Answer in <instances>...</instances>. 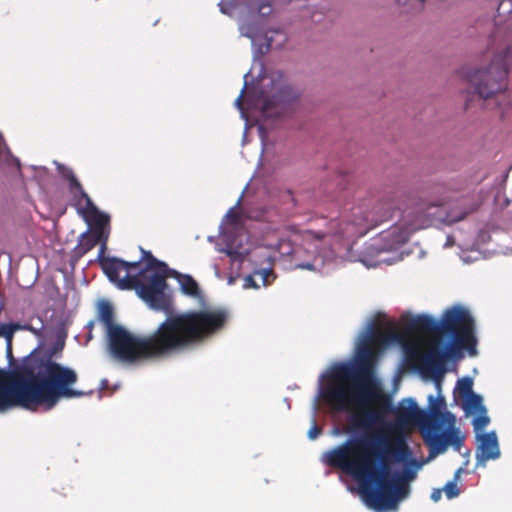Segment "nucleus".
Here are the masks:
<instances>
[{"instance_id":"f257e3e1","label":"nucleus","mask_w":512,"mask_h":512,"mask_svg":"<svg viewBox=\"0 0 512 512\" xmlns=\"http://www.w3.org/2000/svg\"><path fill=\"white\" fill-rule=\"evenodd\" d=\"M167 315L154 334L147 337L132 335L124 327L112 328L107 334L110 354L117 361L135 364L179 352L189 345L219 331L228 314L224 310L188 311Z\"/></svg>"},{"instance_id":"f03ea898","label":"nucleus","mask_w":512,"mask_h":512,"mask_svg":"<svg viewBox=\"0 0 512 512\" xmlns=\"http://www.w3.org/2000/svg\"><path fill=\"white\" fill-rule=\"evenodd\" d=\"M32 350L26 355L21 364L12 369L6 381V372L0 369V413L14 407L28 411L52 410L61 399H74L86 395L75 389L77 372L48 358L33 364Z\"/></svg>"},{"instance_id":"7ed1b4c3","label":"nucleus","mask_w":512,"mask_h":512,"mask_svg":"<svg viewBox=\"0 0 512 512\" xmlns=\"http://www.w3.org/2000/svg\"><path fill=\"white\" fill-rule=\"evenodd\" d=\"M389 440L384 434L370 439L349 437L325 452L321 461L338 467L361 484L362 494L378 512L397 508L398 486L386 480L389 472Z\"/></svg>"},{"instance_id":"20e7f679","label":"nucleus","mask_w":512,"mask_h":512,"mask_svg":"<svg viewBox=\"0 0 512 512\" xmlns=\"http://www.w3.org/2000/svg\"><path fill=\"white\" fill-rule=\"evenodd\" d=\"M374 323L367 322L359 333L354 361L334 362L318 379L316 400L324 398L337 411H345L350 405V392L346 384L337 381L352 380L355 397L361 406H369L378 398L375 375L370 364L369 342L373 336Z\"/></svg>"},{"instance_id":"39448f33","label":"nucleus","mask_w":512,"mask_h":512,"mask_svg":"<svg viewBox=\"0 0 512 512\" xmlns=\"http://www.w3.org/2000/svg\"><path fill=\"white\" fill-rule=\"evenodd\" d=\"M469 212L463 208L453 207L444 213L438 205H423L409 215V219L404 220L401 225L393 226L380 233L371 247L379 256L385 252H397L409 240L412 233L437 224L452 225L463 220Z\"/></svg>"},{"instance_id":"423d86ee","label":"nucleus","mask_w":512,"mask_h":512,"mask_svg":"<svg viewBox=\"0 0 512 512\" xmlns=\"http://www.w3.org/2000/svg\"><path fill=\"white\" fill-rule=\"evenodd\" d=\"M142 256L136 267V294L151 309L168 314L172 311L171 293L166 282L168 265L150 251L140 248Z\"/></svg>"},{"instance_id":"0eeeda50","label":"nucleus","mask_w":512,"mask_h":512,"mask_svg":"<svg viewBox=\"0 0 512 512\" xmlns=\"http://www.w3.org/2000/svg\"><path fill=\"white\" fill-rule=\"evenodd\" d=\"M142 256L136 267V294L151 309L168 314L172 311L171 293L166 282L168 265L150 251L140 248Z\"/></svg>"},{"instance_id":"6e6552de","label":"nucleus","mask_w":512,"mask_h":512,"mask_svg":"<svg viewBox=\"0 0 512 512\" xmlns=\"http://www.w3.org/2000/svg\"><path fill=\"white\" fill-rule=\"evenodd\" d=\"M220 12L232 16L235 11L247 12L249 15L257 14V19L250 22H240L239 32L241 36L251 40L254 59H260L273 45V36L269 34H282L281 29L266 28L265 18L272 9L271 5L258 0L246 2L244 0H221L218 3Z\"/></svg>"},{"instance_id":"1a4fd4ad","label":"nucleus","mask_w":512,"mask_h":512,"mask_svg":"<svg viewBox=\"0 0 512 512\" xmlns=\"http://www.w3.org/2000/svg\"><path fill=\"white\" fill-rule=\"evenodd\" d=\"M418 421L424 442L429 446V454L426 461H430L437 455L446 451L447 446L451 445L453 449L460 452L464 442V435L458 427L454 426L455 416L450 411L440 410L438 417L429 418L424 414Z\"/></svg>"},{"instance_id":"9d476101","label":"nucleus","mask_w":512,"mask_h":512,"mask_svg":"<svg viewBox=\"0 0 512 512\" xmlns=\"http://www.w3.org/2000/svg\"><path fill=\"white\" fill-rule=\"evenodd\" d=\"M409 329L414 332L441 331L455 329L461 332L462 340L470 343V348L476 342V327L470 311L461 305L444 310L439 319L428 314H419L410 319Z\"/></svg>"},{"instance_id":"9b49d317","label":"nucleus","mask_w":512,"mask_h":512,"mask_svg":"<svg viewBox=\"0 0 512 512\" xmlns=\"http://www.w3.org/2000/svg\"><path fill=\"white\" fill-rule=\"evenodd\" d=\"M312 235V232L309 231L307 238ZM279 253L282 256H291L294 260V268L318 271L320 273H328L341 260L338 253L332 247L327 245L320 246L318 239L306 242L305 249L293 247L290 241L282 240L279 243Z\"/></svg>"},{"instance_id":"f8f14e48","label":"nucleus","mask_w":512,"mask_h":512,"mask_svg":"<svg viewBox=\"0 0 512 512\" xmlns=\"http://www.w3.org/2000/svg\"><path fill=\"white\" fill-rule=\"evenodd\" d=\"M301 91L292 85L286 75L275 72L269 84L268 95L264 99L262 113L267 118H275L285 114L290 106L298 101Z\"/></svg>"},{"instance_id":"ddd939ff","label":"nucleus","mask_w":512,"mask_h":512,"mask_svg":"<svg viewBox=\"0 0 512 512\" xmlns=\"http://www.w3.org/2000/svg\"><path fill=\"white\" fill-rule=\"evenodd\" d=\"M382 221L383 218L378 215L376 207L370 201H362L341 217L343 227L338 233L343 236H362Z\"/></svg>"},{"instance_id":"4468645a","label":"nucleus","mask_w":512,"mask_h":512,"mask_svg":"<svg viewBox=\"0 0 512 512\" xmlns=\"http://www.w3.org/2000/svg\"><path fill=\"white\" fill-rule=\"evenodd\" d=\"M508 69L504 64L492 62L487 68L467 74L475 92L483 99H489L507 87Z\"/></svg>"},{"instance_id":"2eb2a0df","label":"nucleus","mask_w":512,"mask_h":512,"mask_svg":"<svg viewBox=\"0 0 512 512\" xmlns=\"http://www.w3.org/2000/svg\"><path fill=\"white\" fill-rule=\"evenodd\" d=\"M106 242L103 241L97 259L108 280L119 289H134L136 291V267L140 261H124L116 257H103Z\"/></svg>"},{"instance_id":"dca6fc26","label":"nucleus","mask_w":512,"mask_h":512,"mask_svg":"<svg viewBox=\"0 0 512 512\" xmlns=\"http://www.w3.org/2000/svg\"><path fill=\"white\" fill-rule=\"evenodd\" d=\"M476 346L477 341L473 344V348H470V343L462 340L461 332L451 329L447 333L441 350L433 348L426 353L424 358L425 365L435 374H439L441 372L442 359L458 356L461 349H466L470 356H474L476 355Z\"/></svg>"},{"instance_id":"f3484780","label":"nucleus","mask_w":512,"mask_h":512,"mask_svg":"<svg viewBox=\"0 0 512 512\" xmlns=\"http://www.w3.org/2000/svg\"><path fill=\"white\" fill-rule=\"evenodd\" d=\"M478 445L476 448L477 466L484 465L488 460H496L500 457V449L496 431L476 435Z\"/></svg>"},{"instance_id":"a211bd4d","label":"nucleus","mask_w":512,"mask_h":512,"mask_svg":"<svg viewBox=\"0 0 512 512\" xmlns=\"http://www.w3.org/2000/svg\"><path fill=\"white\" fill-rule=\"evenodd\" d=\"M73 205L76 207L78 212L85 213L86 220L90 221L96 229L100 230L101 233H103L105 228L109 225V215L100 211L87 193L82 194V197L76 200Z\"/></svg>"},{"instance_id":"6ab92c4d","label":"nucleus","mask_w":512,"mask_h":512,"mask_svg":"<svg viewBox=\"0 0 512 512\" xmlns=\"http://www.w3.org/2000/svg\"><path fill=\"white\" fill-rule=\"evenodd\" d=\"M423 462L418 461L417 459L408 461L407 464H404V468L402 472H395L392 476H390V471L386 476V480L392 484L398 486V500L408 493V488L403 486L404 480L411 481L416 478L417 471L422 467Z\"/></svg>"},{"instance_id":"aec40b11","label":"nucleus","mask_w":512,"mask_h":512,"mask_svg":"<svg viewBox=\"0 0 512 512\" xmlns=\"http://www.w3.org/2000/svg\"><path fill=\"white\" fill-rule=\"evenodd\" d=\"M383 420L382 413L371 408L366 411L354 413L349 417V422L357 431H369L374 426L382 424Z\"/></svg>"},{"instance_id":"412c9836","label":"nucleus","mask_w":512,"mask_h":512,"mask_svg":"<svg viewBox=\"0 0 512 512\" xmlns=\"http://www.w3.org/2000/svg\"><path fill=\"white\" fill-rule=\"evenodd\" d=\"M65 345V335L56 333L55 340L52 345L45 348V339H41L38 345L33 349L36 350L33 354V363L39 360L48 358L50 361H55L54 358L61 353Z\"/></svg>"},{"instance_id":"4be33fe9","label":"nucleus","mask_w":512,"mask_h":512,"mask_svg":"<svg viewBox=\"0 0 512 512\" xmlns=\"http://www.w3.org/2000/svg\"><path fill=\"white\" fill-rule=\"evenodd\" d=\"M433 383L437 392L436 396L429 395L428 407L426 410H422L421 414L428 416L429 418L438 417L439 411L444 410L446 408V401L444 396L442 395V379L439 377V374H435L433 378Z\"/></svg>"},{"instance_id":"5701e85b","label":"nucleus","mask_w":512,"mask_h":512,"mask_svg":"<svg viewBox=\"0 0 512 512\" xmlns=\"http://www.w3.org/2000/svg\"><path fill=\"white\" fill-rule=\"evenodd\" d=\"M168 277H172L177 280L183 294L190 297L201 298L199 285L191 275L182 274L177 270L170 268L169 271H167V278Z\"/></svg>"},{"instance_id":"b1692460","label":"nucleus","mask_w":512,"mask_h":512,"mask_svg":"<svg viewBox=\"0 0 512 512\" xmlns=\"http://www.w3.org/2000/svg\"><path fill=\"white\" fill-rule=\"evenodd\" d=\"M54 164L56 165L59 174L68 181L69 191L73 196L72 199L74 203L76 200L82 197V194H85L86 192L84 191L82 185L77 180L74 172L70 168L66 167L63 164H60L57 161H54Z\"/></svg>"},{"instance_id":"393cba45","label":"nucleus","mask_w":512,"mask_h":512,"mask_svg":"<svg viewBox=\"0 0 512 512\" xmlns=\"http://www.w3.org/2000/svg\"><path fill=\"white\" fill-rule=\"evenodd\" d=\"M417 402L414 398H406L399 402L398 407L394 409L395 414L401 419H408L411 416L419 415L417 422L424 416L421 415Z\"/></svg>"},{"instance_id":"a878e982","label":"nucleus","mask_w":512,"mask_h":512,"mask_svg":"<svg viewBox=\"0 0 512 512\" xmlns=\"http://www.w3.org/2000/svg\"><path fill=\"white\" fill-rule=\"evenodd\" d=\"M395 462L407 464L408 461L415 460L412 457V452L406 444V437L404 433H399L396 437V446L392 453Z\"/></svg>"},{"instance_id":"bb28decb","label":"nucleus","mask_w":512,"mask_h":512,"mask_svg":"<svg viewBox=\"0 0 512 512\" xmlns=\"http://www.w3.org/2000/svg\"><path fill=\"white\" fill-rule=\"evenodd\" d=\"M271 271H272L271 266L263 267L261 269H255L251 274L247 275L244 278L243 288H245V289L259 288L260 285L257 284V282L255 281L256 276L260 277L262 286H264V287L267 286V284L269 282L268 276L271 273Z\"/></svg>"},{"instance_id":"cd10ccee","label":"nucleus","mask_w":512,"mask_h":512,"mask_svg":"<svg viewBox=\"0 0 512 512\" xmlns=\"http://www.w3.org/2000/svg\"><path fill=\"white\" fill-rule=\"evenodd\" d=\"M98 319L104 324L106 333L110 332L112 328L120 327V325L113 323V308L111 304L106 300L99 302Z\"/></svg>"},{"instance_id":"c85d7f7f","label":"nucleus","mask_w":512,"mask_h":512,"mask_svg":"<svg viewBox=\"0 0 512 512\" xmlns=\"http://www.w3.org/2000/svg\"><path fill=\"white\" fill-rule=\"evenodd\" d=\"M97 242L98 239L93 236H89L87 231L82 233L79 237L78 244L73 249V257L77 259L81 258L87 252L93 249L96 246Z\"/></svg>"},{"instance_id":"c756f323","label":"nucleus","mask_w":512,"mask_h":512,"mask_svg":"<svg viewBox=\"0 0 512 512\" xmlns=\"http://www.w3.org/2000/svg\"><path fill=\"white\" fill-rule=\"evenodd\" d=\"M483 399L479 394L472 393L464 398V410L466 413L486 412V407L482 403Z\"/></svg>"},{"instance_id":"7c9ffc66","label":"nucleus","mask_w":512,"mask_h":512,"mask_svg":"<svg viewBox=\"0 0 512 512\" xmlns=\"http://www.w3.org/2000/svg\"><path fill=\"white\" fill-rule=\"evenodd\" d=\"M0 164L15 167L20 171V160L11 153L8 145L0 147Z\"/></svg>"},{"instance_id":"2f4dec72","label":"nucleus","mask_w":512,"mask_h":512,"mask_svg":"<svg viewBox=\"0 0 512 512\" xmlns=\"http://www.w3.org/2000/svg\"><path fill=\"white\" fill-rule=\"evenodd\" d=\"M317 401L316 400V397L314 398L313 400V404H312V416H311V427L307 433V436L310 440H314L317 438V436L319 435L320 433V430L317 426V423H316V415H317V411H318V405H317Z\"/></svg>"},{"instance_id":"473e14b6","label":"nucleus","mask_w":512,"mask_h":512,"mask_svg":"<svg viewBox=\"0 0 512 512\" xmlns=\"http://www.w3.org/2000/svg\"><path fill=\"white\" fill-rule=\"evenodd\" d=\"M473 380L472 378L466 376L457 381L456 388L461 393L462 397L465 398L471 395L473 392Z\"/></svg>"},{"instance_id":"72a5a7b5","label":"nucleus","mask_w":512,"mask_h":512,"mask_svg":"<svg viewBox=\"0 0 512 512\" xmlns=\"http://www.w3.org/2000/svg\"><path fill=\"white\" fill-rule=\"evenodd\" d=\"M490 422V418L486 412H478V415L473 419L472 425L475 431L483 429Z\"/></svg>"},{"instance_id":"f704fd0d","label":"nucleus","mask_w":512,"mask_h":512,"mask_svg":"<svg viewBox=\"0 0 512 512\" xmlns=\"http://www.w3.org/2000/svg\"><path fill=\"white\" fill-rule=\"evenodd\" d=\"M5 353H6V358H7V361H8V365L6 368H3L6 372V381H10V376L8 375V373L14 369L16 366H18V364H15L14 363V357H13V353H12V345H9V346H6V349H5ZM21 363H19L20 365Z\"/></svg>"},{"instance_id":"c9c22d12","label":"nucleus","mask_w":512,"mask_h":512,"mask_svg":"<svg viewBox=\"0 0 512 512\" xmlns=\"http://www.w3.org/2000/svg\"><path fill=\"white\" fill-rule=\"evenodd\" d=\"M249 75H250V71H248L247 73H245V75H244V85H243V87H242V89H241V93H240V95L236 98V100H235V102H234L235 107H236V108L240 111V113H241V117H242V118H244V119H246V120H247V118H246V116H245V113H244V110H243V107H242L241 100H242V97H243L244 91H245V90H246V88H247V84H248V80H247V79H248Z\"/></svg>"},{"instance_id":"e433bc0d","label":"nucleus","mask_w":512,"mask_h":512,"mask_svg":"<svg viewBox=\"0 0 512 512\" xmlns=\"http://www.w3.org/2000/svg\"><path fill=\"white\" fill-rule=\"evenodd\" d=\"M443 491L448 499L456 498L460 494V490L457 487L455 480H451L445 484Z\"/></svg>"},{"instance_id":"4c0bfd02","label":"nucleus","mask_w":512,"mask_h":512,"mask_svg":"<svg viewBox=\"0 0 512 512\" xmlns=\"http://www.w3.org/2000/svg\"><path fill=\"white\" fill-rule=\"evenodd\" d=\"M14 331L7 326V323L0 324V337H3L6 342V346L12 345Z\"/></svg>"},{"instance_id":"58836bf2","label":"nucleus","mask_w":512,"mask_h":512,"mask_svg":"<svg viewBox=\"0 0 512 512\" xmlns=\"http://www.w3.org/2000/svg\"><path fill=\"white\" fill-rule=\"evenodd\" d=\"M216 250L218 252H224L226 253L233 261L235 260H242V257H243V254L242 253H239L237 250L233 249L232 247L230 246H227V247H220V246H216Z\"/></svg>"},{"instance_id":"ea45409f","label":"nucleus","mask_w":512,"mask_h":512,"mask_svg":"<svg viewBox=\"0 0 512 512\" xmlns=\"http://www.w3.org/2000/svg\"><path fill=\"white\" fill-rule=\"evenodd\" d=\"M28 328L29 329H26V330L30 331L31 333H33L39 339V341L41 339H44V337H43V330H44L43 323L41 324V326L39 328H35V327H33V326L28 324Z\"/></svg>"},{"instance_id":"a19ab883","label":"nucleus","mask_w":512,"mask_h":512,"mask_svg":"<svg viewBox=\"0 0 512 512\" xmlns=\"http://www.w3.org/2000/svg\"><path fill=\"white\" fill-rule=\"evenodd\" d=\"M7 326L10 327L14 332L29 329L28 324H21L19 322H9L7 323Z\"/></svg>"},{"instance_id":"79ce46f5","label":"nucleus","mask_w":512,"mask_h":512,"mask_svg":"<svg viewBox=\"0 0 512 512\" xmlns=\"http://www.w3.org/2000/svg\"><path fill=\"white\" fill-rule=\"evenodd\" d=\"M442 491L443 489H440V488H435L432 490L431 492V499L434 501V502H437L440 500L441 498V495H442Z\"/></svg>"},{"instance_id":"37998d69","label":"nucleus","mask_w":512,"mask_h":512,"mask_svg":"<svg viewBox=\"0 0 512 512\" xmlns=\"http://www.w3.org/2000/svg\"><path fill=\"white\" fill-rule=\"evenodd\" d=\"M401 257H394V258H387V257H381L378 259V263H387V264H391L392 261H395V260H398L400 259Z\"/></svg>"},{"instance_id":"c03bdc74","label":"nucleus","mask_w":512,"mask_h":512,"mask_svg":"<svg viewBox=\"0 0 512 512\" xmlns=\"http://www.w3.org/2000/svg\"><path fill=\"white\" fill-rule=\"evenodd\" d=\"M462 455L464 457V463L462 466L466 468L469 464L470 450H466Z\"/></svg>"},{"instance_id":"a18cd8bd","label":"nucleus","mask_w":512,"mask_h":512,"mask_svg":"<svg viewBox=\"0 0 512 512\" xmlns=\"http://www.w3.org/2000/svg\"><path fill=\"white\" fill-rule=\"evenodd\" d=\"M465 469H466V468L462 466V467H460V468H458V469L456 470V472H455V474H454V477H453V480H455V482H457V480L459 479L460 474L465 472Z\"/></svg>"},{"instance_id":"49530a36","label":"nucleus","mask_w":512,"mask_h":512,"mask_svg":"<svg viewBox=\"0 0 512 512\" xmlns=\"http://www.w3.org/2000/svg\"><path fill=\"white\" fill-rule=\"evenodd\" d=\"M107 386H108V380L107 379H103L100 382L99 389L100 390H104V389H106Z\"/></svg>"},{"instance_id":"de8ad7c7","label":"nucleus","mask_w":512,"mask_h":512,"mask_svg":"<svg viewBox=\"0 0 512 512\" xmlns=\"http://www.w3.org/2000/svg\"><path fill=\"white\" fill-rule=\"evenodd\" d=\"M452 244H453V239H452L451 236H448L447 240H446V242L444 244V247H450V246H452Z\"/></svg>"},{"instance_id":"09e8293b","label":"nucleus","mask_w":512,"mask_h":512,"mask_svg":"<svg viewBox=\"0 0 512 512\" xmlns=\"http://www.w3.org/2000/svg\"><path fill=\"white\" fill-rule=\"evenodd\" d=\"M286 40H287V37L283 34L282 41L278 44V46L281 47Z\"/></svg>"},{"instance_id":"8fccbe9b","label":"nucleus","mask_w":512,"mask_h":512,"mask_svg":"<svg viewBox=\"0 0 512 512\" xmlns=\"http://www.w3.org/2000/svg\"><path fill=\"white\" fill-rule=\"evenodd\" d=\"M234 207H231L228 212L226 213L225 217H229L230 215H232V211H233Z\"/></svg>"},{"instance_id":"3c124183","label":"nucleus","mask_w":512,"mask_h":512,"mask_svg":"<svg viewBox=\"0 0 512 512\" xmlns=\"http://www.w3.org/2000/svg\"><path fill=\"white\" fill-rule=\"evenodd\" d=\"M214 269H215L216 275H218L219 274V269H218V267L216 265L214 266Z\"/></svg>"},{"instance_id":"603ef678","label":"nucleus","mask_w":512,"mask_h":512,"mask_svg":"<svg viewBox=\"0 0 512 512\" xmlns=\"http://www.w3.org/2000/svg\"><path fill=\"white\" fill-rule=\"evenodd\" d=\"M285 404H287V407L290 408V404L288 402V399H285Z\"/></svg>"},{"instance_id":"864d4df0","label":"nucleus","mask_w":512,"mask_h":512,"mask_svg":"<svg viewBox=\"0 0 512 512\" xmlns=\"http://www.w3.org/2000/svg\"><path fill=\"white\" fill-rule=\"evenodd\" d=\"M285 404H287V407L290 408V404L288 402V399H285Z\"/></svg>"},{"instance_id":"5fc2aeb1","label":"nucleus","mask_w":512,"mask_h":512,"mask_svg":"<svg viewBox=\"0 0 512 512\" xmlns=\"http://www.w3.org/2000/svg\"><path fill=\"white\" fill-rule=\"evenodd\" d=\"M285 404H287V407L290 408V404L288 402V399H285Z\"/></svg>"},{"instance_id":"6e6d98bb","label":"nucleus","mask_w":512,"mask_h":512,"mask_svg":"<svg viewBox=\"0 0 512 512\" xmlns=\"http://www.w3.org/2000/svg\"><path fill=\"white\" fill-rule=\"evenodd\" d=\"M213 239H214V237H213V236H209V237H208V240H209L210 242H212V241H213Z\"/></svg>"},{"instance_id":"4d7b16f0","label":"nucleus","mask_w":512,"mask_h":512,"mask_svg":"<svg viewBox=\"0 0 512 512\" xmlns=\"http://www.w3.org/2000/svg\"><path fill=\"white\" fill-rule=\"evenodd\" d=\"M339 433V429L338 428H335L334 429V434H338Z\"/></svg>"},{"instance_id":"13d9d810","label":"nucleus","mask_w":512,"mask_h":512,"mask_svg":"<svg viewBox=\"0 0 512 512\" xmlns=\"http://www.w3.org/2000/svg\"><path fill=\"white\" fill-rule=\"evenodd\" d=\"M463 261H464L465 263H468V262H469V259H467V258H464V257H463Z\"/></svg>"},{"instance_id":"bf43d9fd","label":"nucleus","mask_w":512,"mask_h":512,"mask_svg":"<svg viewBox=\"0 0 512 512\" xmlns=\"http://www.w3.org/2000/svg\"><path fill=\"white\" fill-rule=\"evenodd\" d=\"M240 199H241V198H239V199H238V201L236 202V205H235V206L239 205V203H240Z\"/></svg>"}]
</instances>
